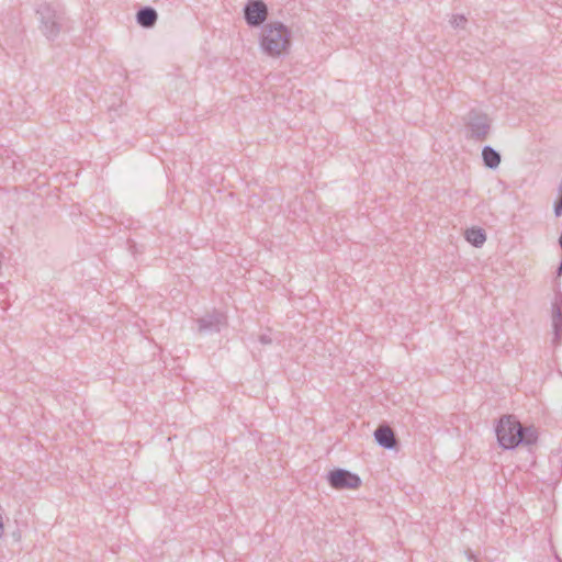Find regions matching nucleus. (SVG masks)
<instances>
[{"mask_svg": "<svg viewBox=\"0 0 562 562\" xmlns=\"http://www.w3.org/2000/svg\"><path fill=\"white\" fill-rule=\"evenodd\" d=\"M37 27L49 42L56 41L60 34L74 29V22L67 15L65 8L56 2H42L35 9Z\"/></svg>", "mask_w": 562, "mask_h": 562, "instance_id": "nucleus-1", "label": "nucleus"}, {"mask_svg": "<svg viewBox=\"0 0 562 562\" xmlns=\"http://www.w3.org/2000/svg\"><path fill=\"white\" fill-rule=\"evenodd\" d=\"M291 46V31L281 22H270L262 26L260 47L270 57H280Z\"/></svg>", "mask_w": 562, "mask_h": 562, "instance_id": "nucleus-2", "label": "nucleus"}, {"mask_svg": "<svg viewBox=\"0 0 562 562\" xmlns=\"http://www.w3.org/2000/svg\"><path fill=\"white\" fill-rule=\"evenodd\" d=\"M495 431L497 440L504 449H514L521 443V423L514 416H503Z\"/></svg>", "mask_w": 562, "mask_h": 562, "instance_id": "nucleus-3", "label": "nucleus"}, {"mask_svg": "<svg viewBox=\"0 0 562 562\" xmlns=\"http://www.w3.org/2000/svg\"><path fill=\"white\" fill-rule=\"evenodd\" d=\"M491 123L492 121L487 114L471 110L465 121L467 138L477 142L485 140L491 131Z\"/></svg>", "mask_w": 562, "mask_h": 562, "instance_id": "nucleus-4", "label": "nucleus"}, {"mask_svg": "<svg viewBox=\"0 0 562 562\" xmlns=\"http://www.w3.org/2000/svg\"><path fill=\"white\" fill-rule=\"evenodd\" d=\"M327 481L335 490H355L361 485V479L358 474L340 468L329 471Z\"/></svg>", "mask_w": 562, "mask_h": 562, "instance_id": "nucleus-5", "label": "nucleus"}, {"mask_svg": "<svg viewBox=\"0 0 562 562\" xmlns=\"http://www.w3.org/2000/svg\"><path fill=\"white\" fill-rule=\"evenodd\" d=\"M268 16V5L262 0H248L244 7V19L250 27L260 26Z\"/></svg>", "mask_w": 562, "mask_h": 562, "instance_id": "nucleus-6", "label": "nucleus"}, {"mask_svg": "<svg viewBox=\"0 0 562 562\" xmlns=\"http://www.w3.org/2000/svg\"><path fill=\"white\" fill-rule=\"evenodd\" d=\"M198 330L202 334L218 333L226 324V316L222 312H213L196 319Z\"/></svg>", "mask_w": 562, "mask_h": 562, "instance_id": "nucleus-7", "label": "nucleus"}, {"mask_svg": "<svg viewBox=\"0 0 562 562\" xmlns=\"http://www.w3.org/2000/svg\"><path fill=\"white\" fill-rule=\"evenodd\" d=\"M374 439L380 447L387 450L394 449L397 446L395 434L387 425H381L374 430Z\"/></svg>", "mask_w": 562, "mask_h": 562, "instance_id": "nucleus-8", "label": "nucleus"}, {"mask_svg": "<svg viewBox=\"0 0 562 562\" xmlns=\"http://www.w3.org/2000/svg\"><path fill=\"white\" fill-rule=\"evenodd\" d=\"M552 327H553V342L559 345L562 339V296L561 294L555 297L552 303Z\"/></svg>", "mask_w": 562, "mask_h": 562, "instance_id": "nucleus-9", "label": "nucleus"}, {"mask_svg": "<svg viewBox=\"0 0 562 562\" xmlns=\"http://www.w3.org/2000/svg\"><path fill=\"white\" fill-rule=\"evenodd\" d=\"M157 20L158 13L151 7H143L136 13V22L145 29L154 27Z\"/></svg>", "mask_w": 562, "mask_h": 562, "instance_id": "nucleus-10", "label": "nucleus"}, {"mask_svg": "<svg viewBox=\"0 0 562 562\" xmlns=\"http://www.w3.org/2000/svg\"><path fill=\"white\" fill-rule=\"evenodd\" d=\"M482 159L485 167L496 169L501 164V154L492 146H484L482 149Z\"/></svg>", "mask_w": 562, "mask_h": 562, "instance_id": "nucleus-11", "label": "nucleus"}, {"mask_svg": "<svg viewBox=\"0 0 562 562\" xmlns=\"http://www.w3.org/2000/svg\"><path fill=\"white\" fill-rule=\"evenodd\" d=\"M465 239L474 247H481L486 240V233L483 228L471 227L465 231Z\"/></svg>", "mask_w": 562, "mask_h": 562, "instance_id": "nucleus-12", "label": "nucleus"}, {"mask_svg": "<svg viewBox=\"0 0 562 562\" xmlns=\"http://www.w3.org/2000/svg\"><path fill=\"white\" fill-rule=\"evenodd\" d=\"M521 443L520 445H535L538 440L539 432L538 429L535 426H524L521 424Z\"/></svg>", "mask_w": 562, "mask_h": 562, "instance_id": "nucleus-13", "label": "nucleus"}, {"mask_svg": "<svg viewBox=\"0 0 562 562\" xmlns=\"http://www.w3.org/2000/svg\"><path fill=\"white\" fill-rule=\"evenodd\" d=\"M467 22V19L463 15H453L451 20V24L454 27H463Z\"/></svg>", "mask_w": 562, "mask_h": 562, "instance_id": "nucleus-14", "label": "nucleus"}, {"mask_svg": "<svg viewBox=\"0 0 562 562\" xmlns=\"http://www.w3.org/2000/svg\"><path fill=\"white\" fill-rule=\"evenodd\" d=\"M554 214L555 216L562 215V193H560L558 201L554 203Z\"/></svg>", "mask_w": 562, "mask_h": 562, "instance_id": "nucleus-15", "label": "nucleus"}, {"mask_svg": "<svg viewBox=\"0 0 562 562\" xmlns=\"http://www.w3.org/2000/svg\"><path fill=\"white\" fill-rule=\"evenodd\" d=\"M259 341L262 345H271L272 344V338L268 334H262V335L259 336Z\"/></svg>", "mask_w": 562, "mask_h": 562, "instance_id": "nucleus-16", "label": "nucleus"}, {"mask_svg": "<svg viewBox=\"0 0 562 562\" xmlns=\"http://www.w3.org/2000/svg\"><path fill=\"white\" fill-rule=\"evenodd\" d=\"M3 520H2V516L0 515V538L2 537L3 535Z\"/></svg>", "mask_w": 562, "mask_h": 562, "instance_id": "nucleus-17", "label": "nucleus"}]
</instances>
